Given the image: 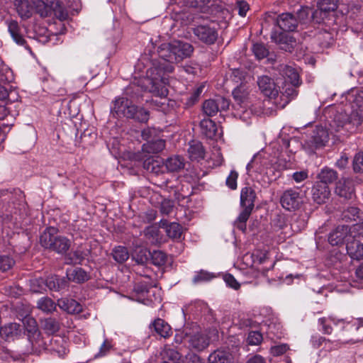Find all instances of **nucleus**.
<instances>
[{
  "instance_id": "1",
  "label": "nucleus",
  "mask_w": 363,
  "mask_h": 363,
  "mask_svg": "<svg viewBox=\"0 0 363 363\" xmlns=\"http://www.w3.org/2000/svg\"><path fill=\"white\" fill-rule=\"evenodd\" d=\"M152 48L156 49L160 58L164 62H160L153 58L150 54L151 50H149V54L145 52L142 57V61H146L150 67L147 70V74L151 78L147 82L153 83L152 88L157 85L158 82L165 83L167 78L165 74L172 73L174 67V64L182 62L184 59L190 57L194 52V47L187 42L174 40L169 42L153 43L151 40Z\"/></svg>"
},
{
  "instance_id": "2",
  "label": "nucleus",
  "mask_w": 363,
  "mask_h": 363,
  "mask_svg": "<svg viewBox=\"0 0 363 363\" xmlns=\"http://www.w3.org/2000/svg\"><path fill=\"white\" fill-rule=\"evenodd\" d=\"M113 116L131 118L140 123H147L149 120V111L143 107L134 105L126 98H118L113 101L111 107Z\"/></svg>"
},
{
  "instance_id": "3",
  "label": "nucleus",
  "mask_w": 363,
  "mask_h": 363,
  "mask_svg": "<svg viewBox=\"0 0 363 363\" xmlns=\"http://www.w3.org/2000/svg\"><path fill=\"white\" fill-rule=\"evenodd\" d=\"M361 124L360 116L357 112L352 111L347 114L345 111H337L333 114L329 126L331 131L342 134L352 132Z\"/></svg>"
},
{
  "instance_id": "4",
  "label": "nucleus",
  "mask_w": 363,
  "mask_h": 363,
  "mask_svg": "<svg viewBox=\"0 0 363 363\" xmlns=\"http://www.w3.org/2000/svg\"><path fill=\"white\" fill-rule=\"evenodd\" d=\"M256 193L251 186H245L240 191V206L243 208L234 223L235 226L242 232L246 230V222L255 206Z\"/></svg>"
},
{
  "instance_id": "5",
  "label": "nucleus",
  "mask_w": 363,
  "mask_h": 363,
  "mask_svg": "<svg viewBox=\"0 0 363 363\" xmlns=\"http://www.w3.org/2000/svg\"><path fill=\"white\" fill-rule=\"evenodd\" d=\"M41 245L59 254L65 253L69 248L71 242L66 237L58 235L55 228H47L40 237Z\"/></svg>"
},
{
  "instance_id": "6",
  "label": "nucleus",
  "mask_w": 363,
  "mask_h": 363,
  "mask_svg": "<svg viewBox=\"0 0 363 363\" xmlns=\"http://www.w3.org/2000/svg\"><path fill=\"white\" fill-rule=\"evenodd\" d=\"M328 140V130L322 126H316L308 139L304 141L303 146L309 153H314L316 149L325 146Z\"/></svg>"
},
{
  "instance_id": "7",
  "label": "nucleus",
  "mask_w": 363,
  "mask_h": 363,
  "mask_svg": "<svg viewBox=\"0 0 363 363\" xmlns=\"http://www.w3.org/2000/svg\"><path fill=\"white\" fill-rule=\"evenodd\" d=\"M280 203L286 210L294 211L301 208L303 199L299 191L290 189L284 191L280 198Z\"/></svg>"
},
{
  "instance_id": "8",
  "label": "nucleus",
  "mask_w": 363,
  "mask_h": 363,
  "mask_svg": "<svg viewBox=\"0 0 363 363\" xmlns=\"http://www.w3.org/2000/svg\"><path fill=\"white\" fill-rule=\"evenodd\" d=\"M193 33L199 40L207 45H213L218 39L216 28L211 24L199 25L194 28Z\"/></svg>"
},
{
  "instance_id": "9",
  "label": "nucleus",
  "mask_w": 363,
  "mask_h": 363,
  "mask_svg": "<svg viewBox=\"0 0 363 363\" xmlns=\"http://www.w3.org/2000/svg\"><path fill=\"white\" fill-rule=\"evenodd\" d=\"M271 39L277 45H279L281 50L286 52H291L297 45L296 38L286 32L272 31L271 33Z\"/></svg>"
},
{
  "instance_id": "10",
  "label": "nucleus",
  "mask_w": 363,
  "mask_h": 363,
  "mask_svg": "<svg viewBox=\"0 0 363 363\" xmlns=\"http://www.w3.org/2000/svg\"><path fill=\"white\" fill-rule=\"evenodd\" d=\"M230 102L222 96H217L213 99L206 100L203 104V111L208 117L217 114L218 111H225L228 108Z\"/></svg>"
},
{
  "instance_id": "11",
  "label": "nucleus",
  "mask_w": 363,
  "mask_h": 363,
  "mask_svg": "<svg viewBox=\"0 0 363 363\" xmlns=\"http://www.w3.org/2000/svg\"><path fill=\"white\" fill-rule=\"evenodd\" d=\"M352 239L350 228L348 225L337 226L328 236V242L333 246L347 245V242Z\"/></svg>"
},
{
  "instance_id": "12",
  "label": "nucleus",
  "mask_w": 363,
  "mask_h": 363,
  "mask_svg": "<svg viewBox=\"0 0 363 363\" xmlns=\"http://www.w3.org/2000/svg\"><path fill=\"white\" fill-rule=\"evenodd\" d=\"M335 193L344 200H352L355 197L354 185L349 178H342L337 183Z\"/></svg>"
},
{
  "instance_id": "13",
  "label": "nucleus",
  "mask_w": 363,
  "mask_h": 363,
  "mask_svg": "<svg viewBox=\"0 0 363 363\" xmlns=\"http://www.w3.org/2000/svg\"><path fill=\"white\" fill-rule=\"evenodd\" d=\"M257 83L259 89L264 96L274 99L278 96L279 89L272 78L262 75L258 77Z\"/></svg>"
},
{
  "instance_id": "14",
  "label": "nucleus",
  "mask_w": 363,
  "mask_h": 363,
  "mask_svg": "<svg viewBox=\"0 0 363 363\" xmlns=\"http://www.w3.org/2000/svg\"><path fill=\"white\" fill-rule=\"evenodd\" d=\"M311 192L313 200L318 204L325 203L331 194L328 185L318 182L314 184Z\"/></svg>"
},
{
  "instance_id": "15",
  "label": "nucleus",
  "mask_w": 363,
  "mask_h": 363,
  "mask_svg": "<svg viewBox=\"0 0 363 363\" xmlns=\"http://www.w3.org/2000/svg\"><path fill=\"white\" fill-rule=\"evenodd\" d=\"M23 323L27 331L33 335V340H30L33 347L37 350L40 347H44V342L40 338V333L38 330L36 320L33 318H26Z\"/></svg>"
},
{
  "instance_id": "16",
  "label": "nucleus",
  "mask_w": 363,
  "mask_h": 363,
  "mask_svg": "<svg viewBox=\"0 0 363 363\" xmlns=\"http://www.w3.org/2000/svg\"><path fill=\"white\" fill-rule=\"evenodd\" d=\"M273 69L277 71L279 74L284 78L286 83L301 84L299 74L292 67L284 64H279L277 66H274Z\"/></svg>"
},
{
  "instance_id": "17",
  "label": "nucleus",
  "mask_w": 363,
  "mask_h": 363,
  "mask_svg": "<svg viewBox=\"0 0 363 363\" xmlns=\"http://www.w3.org/2000/svg\"><path fill=\"white\" fill-rule=\"evenodd\" d=\"M277 25L284 32L294 31L298 26V19L291 13H283L276 20Z\"/></svg>"
},
{
  "instance_id": "18",
  "label": "nucleus",
  "mask_w": 363,
  "mask_h": 363,
  "mask_svg": "<svg viewBox=\"0 0 363 363\" xmlns=\"http://www.w3.org/2000/svg\"><path fill=\"white\" fill-rule=\"evenodd\" d=\"M347 253L353 260H363V243L360 240L353 239L347 242Z\"/></svg>"
},
{
  "instance_id": "19",
  "label": "nucleus",
  "mask_w": 363,
  "mask_h": 363,
  "mask_svg": "<svg viewBox=\"0 0 363 363\" xmlns=\"http://www.w3.org/2000/svg\"><path fill=\"white\" fill-rule=\"evenodd\" d=\"M13 194L7 189L0 190V216H11L13 213H16V207L10 204H5L7 200H11Z\"/></svg>"
},
{
  "instance_id": "20",
  "label": "nucleus",
  "mask_w": 363,
  "mask_h": 363,
  "mask_svg": "<svg viewBox=\"0 0 363 363\" xmlns=\"http://www.w3.org/2000/svg\"><path fill=\"white\" fill-rule=\"evenodd\" d=\"M8 29L11 36L16 44L24 46L26 49L30 50L29 47L27 46L26 40L21 34V28L16 21L11 20L8 22Z\"/></svg>"
},
{
  "instance_id": "21",
  "label": "nucleus",
  "mask_w": 363,
  "mask_h": 363,
  "mask_svg": "<svg viewBox=\"0 0 363 363\" xmlns=\"http://www.w3.org/2000/svg\"><path fill=\"white\" fill-rule=\"evenodd\" d=\"M161 355L163 359L162 363H184V357L177 350L165 345Z\"/></svg>"
},
{
  "instance_id": "22",
  "label": "nucleus",
  "mask_w": 363,
  "mask_h": 363,
  "mask_svg": "<svg viewBox=\"0 0 363 363\" xmlns=\"http://www.w3.org/2000/svg\"><path fill=\"white\" fill-rule=\"evenodd\" d=\"M68 286V280L66 277H60L53 275L46 279L45 286L51 291H59L65 289Z\"/></svg>"
},
{
  "instance_id": "23",
  "label": "nucleus",
  "mask_w": 363,
  "mask_h": 363,
  "mask_svg": "<svg viewBox=\"0 0 363 363\" xmlns=\"http://www.w3.org/2000/svg\"><path fill=\"white\" fill-rule=\"evenodd\" d=\"M189 337V345L196 350L202 351L209 345V340L207 336L198 331L194 335L190 333Z\"/></svg>"
},
{
  "instance_id": "24",
  "label": "nucleus",
  "mask_w": 363,
  "mask_h": 363,
  "mask_svg": "<svg viewBox=\"0 0 363 363\" xmlns=\"http://www.w3.org/2000/svg\"><path fill=\"white\" fill-rule=\"evenodd\" d=\"M163 162L159 157L149 156L143 161V167L147 172L158 174L162 172Z\"/></svg>"
},
{
  "instance_id": "25",
  "label": "nucleus",
  "mask_w": 363,
  "mask_h": 363,
  "mask_svg": "<svg viewBox=\"0 0 363 363\" xmlns=\"http://www.w3.org/2000/svg\"><path fill=\"white\" fill-rule=\"evenodd\" d=\"M209 363H233V355L228 350H217L208 357Z\"/></svg>"
},
{
  "instance_id": "26",
  "label": "nucleus",
  "mask_w": 363,
  "mask_h": 363,
  "mask_svg": "<svg viewBox=\"0 0 363 363\" xmlns=\"http://www.w3.org/2000/svg\"><path fill=\"white\" fill-rule=\"evenodd\" d=\"M201 133L207 138L213 139L216 136L218 128L216 123L210 118H204L200 122Z\"/></svg>"
},
{
  "instance_id": "27",
  "label": "nucleus",
  "mask_w": 363,
  "mask_h": 363,
  "mask_svg": "<svg viewBox=\"0 0 363 363\" xmlns=\"http://www.w3.org/2000/svg\"><path fill=\"white\" fill-rule=\"evenodd\" d=\"M66 277L67 278L68 283L73 281L77 284L84 283L89 279V276L86 272L79 267L74 269L67 270Z\"/></svg>"
},
{
  "instance_id": "28",
  "label": "nucleus",
  "mask_w": 363,
  "mask_h": 363,
  "mask_svg": "<svg viewBox=\"0 0 363 363\" xmlns=\"http://www.w3.org/2000/svg\"><path fill=\"white\" fill-rule=\"evenodd\" d=\"M164 164L168 172H178L184 168L185 160L182 156L174 155L167 158Z\"/></svg>"
},
{
  "instance_id": "29",
  "label": "nucleus",
  "mask_w": 363,
  "mask_h": 363,
  "mask_svg": "<svg viewBox=\"0 0 363 363\" xmlns=\"http://www.w3.org/2000/svg\"><path fill=\"white\" fill-rule=\"evenodd\" d=\"M188 153L191 160L199 161L200 160H203L205 156V151L202 144L196 141H191L189 143Z\"/></svg>"
},
{
  "instance_id": "30",
  "label": "nucleus",
  "mask_w": 363,
  "mask_h": 363,
  "mask_svg": "<svg viewBox=\"0 0 363 363\" xmlns=\"http://www.w3.org/2000/svg\"><path fill=\"white\" fill-rule=\"evenodd\" d=\"M41 327L48 335H54L60 329V323L55 318L49 317L40 320Z\"/></svg>"
},
{
  "instance_id": "31",
  "label": "nucleus",
  "mask_w": 363,
  "mask_h": 363,
  "mask_svg": "<svg viewBox=\"0 0 363 363\" xmlns=\"http://www.w3.org/2000/svg\"><path fill=\"white\" fill-rule=\"evenodd\" d=\"M21 333V325L11 323L0 327V336L2 338L10 339L17 336Z\"/></svg>"
},
{
  "instance_id": "32",
  "label": "nucleus",
  "mask_w": 363,
  "mask_h": 363,
  "mask_svg": "<svg viewBox=\"0 0 363 363\" xmlns=\"http://www.w3.org/2000/svg\"><path fill=\"white\" fill-rule=\"evenodd\" d=\"M151 325H152L157 334L164 338L169 337L172 334L170 325L161 318L156 319Z\"/></svg>"
},
{
  "instance_id": "33",
  "label": "nucleus",
  "mask_w": 363,
  "mask_h": 363,
  "mask_svg": "<svg viewBox=\"0 0 363 363\" xmlns=\"http://www.w3.org/2000/svg\"><path fill=\"white\" fill-rule=\"evenodd\" d=\"M165 147V140L156 138L149 141L143 145V150L147 153L157 154L162 151Z\"/></svg>"
},
{
  "instance_id": "34",
  "label": "nucleus",
  "mask_w": 363,
  "mask_h": 363,
  "mask_svg": "<svg viewBox=\"0 0 363 363\" xmlns=\"http://www.w3.org/2000/svg\"><path fill=\"white\" fill-rule=\"evenodd\" d=\"M59 306L68 313H79L82 311V306L74 299H62L59 302Z\"/></svg>"
},
{
  "instance_id": "35",
  "label": "nucleus",
  "mask_w": 363,
  "mask_h": 363,
  "mask_svg": "<svg viewBox=\"0 0 363 363\" xmlns=\"http://www.w3.org/2000/svg\"><path fill=\"white\" fill-rule=\"evenodd\" d=\"M50 350L56 352L60 357L67 352V341L61 336H55L50 340Z\"/></svg>"
},
{
  "instance_id": "36",
  "label": "nucleus",
  "mask_w": 363,
  "mask_h": 363,
  "mask_svg": "<svg viewBox=\"0 0 363 363\" xmlns=\"http://www.w3.org/2000/svg\"><path fill=\"white\" fill-rule=\"evenodd\" d=\"M338 177L337 172L329 167H324L318 174L319 181L318 182L324 183L326 185L336 181Z\"/></svg>"
},
{
  "instance_id": "37",
  "label": "nucleus",
  "mask_w": 363,
  "mask_h": 363,
  "mask_svg": "<svg viewBox=\"0 0 363 363\" xmlns=\"http://www.w3.org/2000/svg\"><path fill=\"white\" fill-rule=\"evenodd\" d=\"M35 7L36 12L42 17H47L52 14V3L50 1L45 3L43 0H31Z\"/></svg>"
},
{
  "instance_id": "38",
  "label": "nucleus",
  "mask_w": 363,
  "mask_h": 363,
  "mask_svg": "<svg viewBox=\"0 0 363 363\" xmlns=\"http://www.w3.org/2000/svg\"><path fill=\"white\" fill-rule=\"evenodd\" d=\"M16 11L21 18L28 19L32 16L30 6L28 0H19L15 2Z\"/></svg>"
},
{
  "instance_id": "39",
  "label": "nucleus",
  "mask_w": 363,
  "mask_h": 363,
  "mask_svg": "<svg viewBox=\"0 0 363 363\" xmlns=\"http://www.w3.org/2000/svg\"><path fill=\"white\" fill-rule=\"evenodd\" d=\"M150 252L146 248L137 247L132 254V258L138 264H146L150 258Z\"/></svg>"
},
{
  "instance_id": "40",
  "label": "nucleus",
  "mask_w": 363,
  "mask_h": 363,
  "mask_svg": "<svg viewBox=\"0 0 363 363\" xmlns=\"http://www.w3.org/2000/svg\"><path fill=\"white\" fill-rule=\"evenodd\" d=\"M37 307L42 311L51 313L56 309L55 303L49 297H43L37 302Z\"/></svg>"
},
{
  "instance_id": "41",
  "label": "nucleus",
  "mask_w": 363,
  "mask_h": 363,
  "mask_svg": "<svg viewBox=\"0 0 363 363\" xmlns=\"http://www.w3.org/2000/svg\"><path fill=\"white\" fill-rule=\"evenodd\" d=\"M167 235L172 240H179L182 235V227L177 223H170L167 225L166 229Z\"/></svg>"
},
{
  "instance_id": "42",
  "label": "nucleus",
  "mask_w": 363,
  "mask_h": 363,
  "mask_svg": "<svg viewBox=\"0 0 363 363\" xmlns=\"http://www.w3.org/2000/svg\"><path fill=\"white\" fill-rule=\"evenodd\" d=\"M144 235L151 244H157L160 242V230L156 226H148L144 230Z\"/></svg>"
},
{
  "instance_id": "43",
  "label": "nucleus",
  "mask_w": 363,
  "mask_h": 363,
  "mask_svg": "<svg viewBox=\"0 0 363 363\" xmlns=\"http://www.w3.org/2000/svg\"><path fill=\"white\" fill-rule=\"evenodd\" d=\"M150 257L152 264L157 267H162L165 265L167 260V255L161 250H153L150 252Z\"/></svg>"
},
{
  "instance_id": "44",
  "label": "nucleus",
  "mask_w": 363,
  "mask_h": 363,
  "mask_svg": "<svg viewBox=\"0 0 363 363\" xmlns=\"http://www.w3.org/2000/svg\"><path fill=\"white\" fill-rule=\"evenodd\" d=\"M113 259L118 263H123L129 258V252L125 247L118 246L112 251Z\"/></svg>"
},
{
  "instance_id": "45",
  "label": "nucleus",
  "mask_w": 363,
  "mask_h": 363,
  "mask_svg": "<svg viewBox=\"0 0 363 363\" xmlns=\"http://www.w3.org/2000/svg\"><path fill=\"white\" fill-rule=\"evenodd\" d=\"M252 50L256 58L259 60L267 57L269 54L268 49L263 43H255L252 48Z\"/></svg>"
},
{
  "instance_id": "46",
  "label": "nucleus",
  "mask_w": 363,
  "mask_h": 363,
  "mask_svg": "<svg viewBox=\"0 0 363 363\" xmlns=\"http://www.w3.org/2000/svg\"><path fill=\"white\" fill-rule=\"evenodd\" d=\"M50 3H52V12H54L57 18L60 20H65L67 18L68 13L67 11L58 1L50 0Z\"/></svg>"
},
{
  "instance_id": "47",
  "label": "nucleus",
  "mask_w": 363,
  "mask_h": 363,
  "mask_svg": "<svg viewBox=\"0 0 363 363\" xmlns=\"http://www.w3.org/2000/svg\"><path fill=\"white\" fill-rule=\"evenodd\" d=\"M246 169L249 174H250L251 172H261L263 169L261 157L254 156L251 161L247 164Z\"/></svg>"
},
{
  "instance_id": "48",
  "label": "nucleus",
  "mask_w": 363,
  "mask_h": 363,
  "mask_svg": "<svg viewBox=\"0 0 363 363\" xmlns=\"http://www.w3.org/2000/svg\"><path fill=\"white\" fill-rule=\"evenodd\" d=\"M15 264L13 258L8 255H0V272H5L11 269Z\"/></svg>"
},
{
  "instance_id": "49",
  "label": "nucleus",
  "mask_w": 363,
  "mask_h": 363,
  "mask_svg": "<svg viewBox=\"0 0 363 363\" xmlns=\"http://www.w3.org/2000/svg\"><path fill=\"white\" fill-rule=\"evenodd\" d=\"M352 168L355 173H363V151L355 154L352 160Z\"/></svg>"
},
{
  "instance_id": "50",
  "label": "nucleus",
  "mask_w": 363,
  "mask_h": 363,
  "mask_svg": "<svg viewBox=\"0 0 363 363\" xmlns=\"http://www.w3.org/2000/svg\"><path fill=\"white\" fill-rule=\"evenodd\" d=\"M300 84H294L293 83H286L283 87L282 94L289 99H293L298 94L296 88Z\"/></svg>"
},
{
  "instance_id": "51",
  "label": "nucleus",
  "mask_w": 363,
  "mask_h": 363,
  "mask_svg": "<svg viewBox=\"0 0 363 363\" xmlns=\"http://www.w3.org/2000/svg\"><path fill=\"white\" fill-rule=\"evenodd\" d=\"M359 209L357 207L350 206L344 210L342 214V219L346 221L355 220L356 217H359Z\"/></svg>"
},
{
  "instance_id": "52",
  "label": "nucleus",
  "mask_w": 363,
  "mask_h": 363,
  "mask_svg": "<svg viewBox=\"0 0 363 363\" xmlns=\"http://www.w3.org/2000/svg\"><path fill=\"white\" fill-rule=\"evenodd\" d=\"M160 133V132L156 128L148 127L142 131L141 136L143 140H147L148 143L156 139Z\"/></svg>"
},
{
  "instance_id": "53",
  "label": "nucleus",
  "mask_w": 363,
  "mask_h": 363,
  "mask_svg": "<svg viewBox=\"0 0 363 363\" xmlns=\"http://www.w3.org/2000/svg\"><path fill=\"white\" fill-rule=\"evenodd\" d=\"M67 264H81L84 259V253L81 250H76L69 255Z\"/></svg>"
},
{
  "instance_id": "54",
  "label": "nucleus",
  "mask_w": 363,
  "mask_h": 363,
  "mask_svg": "<svg viewBox=\"0 0 363 363\" xmlns=\"http://www.w3.org/2000/svg\"><path fill=\"white\" fill-rule=\"evenodd\" d=\"M238 177V173L235 170H232L230 172V174L226 179L225 184L226 186L232 190H235L237 189V180Z\"/></svg>"
},
{
  "instance_id": "55",
  "label": "nucleus",
  "mask_w": 363,
  "mask_h": 363,
  "mask_svg": "<svg viewBox=\"0 0 363 363\" xmlns=\"http://www.w3.org/2000/svg\"><path fill=\"white\" fill-rule=\"evenodd\" d=\"M262 335L258 331H251L248 334L247 342L250 345H257L262 341Z\"/></svg>"
},
{
  "instance_id": "56",
  "label": "nucleus",
  "mask_w": 363,
  "mask_h": 363,
  "mask_svg": "<svg viewBox=\"0 0 363 363\" xmlns=\"http://www.w3.org/2000/svg\"><path fill=\"white\" fill-rule=\"evenodd\" d=\"M213 277L214 276L209 272L201 270L194 277L193 282L194 284H198L203 281H208Z\"/></svg>"
},
{
  "instance_id": "57",
  "label": "nucleus",
  "mask_w": 363,
  "mask_h": 363,
  "mask_svg": "<svg viewBox=\"0 0 363 363\" xmlns=\"http://www.w3.org/2000/svg\"><path fill=\"white\" fill-rule=\"evenodd\" d=\"M337 0H320V8L325 11H334L337 9Z\"/></svg>"
},
{
  "instance_id": "58",
  "label": "nucleus",
  "mask_w": 363,
  "mask_h": 363,
  "mask_svg": "<svg viewBox=\"0 0 363 363\" xmlns=\"http://www.w3.org/2000/svg\"><path fill=\"white\" fill-rule=\"evenodd\" d=\"M351 236L352 239H358L363 238V222L357 223L350 228Z\"/></svg>"
},
{
  "instance_id": "59",
  "label": "nucleus",
  "mask_w": 363,
  "mask_h": 363,
  "mask_svg": "<svg viewBox=\"0 0 363 363\" xmlns=\"http://www.w3.org/2000/svg\"><path fill=\"white\" fill-rule=\"evenodd\" d=\"M46 279L43 278L35 279L31 280V290L33 292H40L45 289Z\"/></svg>"
},
{
  "instance_id": "60",
  "label": "nucleus",
  "mask_w": 363,
  "mask_h": 363,
  "mask_svg": "<svg viewBox=\"0 0 363 363\" xmlns=\"http://www.w3.org/2000/svg\"><path fill=\"white\" fill-rule=\"evenodd\" d=\"M152 286V285L149 283L140 281L135 284L133 289L137 294L143 295L148 293L150 288Z\"/></svg>"
},
{
  "instance_id": "61",
  "label": "nucleus",
  "mask_w": 363,
  "mask_h": 363,
  "mask_svg": "<svg viewBox=\"0 0 363 363\" xmlns=\"http://www.w3.org/2000/svg\"><path fill=\"white\" fill-rule=\"evenodd\" d=\"M334 321L333 318H320L318 319V323L322 326V331L324 334L330 335L332 333L333 328L330 324L328 323V320Z\"/></svg>"
},
{
  "instance_id": "62",
  "label": "nucleus",
  "mask_w": 363,
  "mask_h": 363,
  "mask_svg": "<svg viewBox=\"0 0 363 363\" xmlns=\"http://www.w3.org/2000/svg\"><path fill=\"white\" fill-rule=\"evenodd\" d=\"M223 279L229 287L238 290L240 287V284L235 279V278L230 274H226L223 276Z\"/></svg>"
},
{
  "instance_id": "63",
  "label": "nucleus",
  "mask_w": 363,
  "mask_h": 363,
  "mask_svg": "<svg viewBox=\"0 0 363 363\" xmlns=\"http://www.w3.org/2000/svg\"><path fill=\"white\" fill-rule=\"evenodd\" d=\"M311 342L312 346L315 348H319L324 346V343L329 344V339H326L324 337L320 335H313L311 337Z\"/></svg>"
},
{
  "instance_id": "64",
  "label": "nucleus",
  "mask_w": 363,
  "mask_h": 363,
  "mask_svg": "<svg viewBox=\"0 0 363 363\" xmlns=\"http://www.w3.org/2000/svg\"><path fill=\"white\" fill-rule=\"evenodd\" d=\"M174 201L172 200L164 199L161 203L160 211L162 213L169 215L173 210Z\"/></svg>"
}]
</instances>
